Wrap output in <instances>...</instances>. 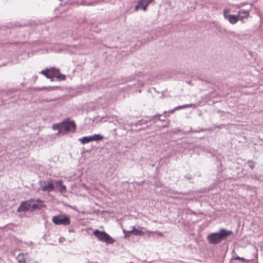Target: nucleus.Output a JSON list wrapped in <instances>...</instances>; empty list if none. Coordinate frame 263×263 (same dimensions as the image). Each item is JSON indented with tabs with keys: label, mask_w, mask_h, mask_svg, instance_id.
Here are the masks:
<instances>
[{
	"label": "nucleus",
	"mask_w": 263,
	"mask_h": 263,
	"mask_svg": "<svg viewBox=\"0 0 263 263\" xmlns=\"http://www.w3.org/2000/svg\"><path fill=\"white\" fill-rule=\"evenodd\" d=\"M233 232L224 228L220 229L218 232L212 233L207 236V240L210 244L216 245L222 240H226Z\"/></svg>",
	"instance_id": "obj_1"
},
{
	"label": "nucleus",
	"mask_w": 263,
	"mask_h": 263,
	"mask_svg": "<svg viewBox=\"0 0 263 263\" xmlns=\"http://www.w3.org/2000/svg\"><path fill=\"white\" fill-rule=\"evenodd\" d=\"M93 234L102 242H105L107 244H112L115 240L105 231H101L98 229L93 231Z\"/></svg>",
	"instance_id": "obj_2"
},
{
	"label": "nucleus",
	"mask_w": 263,
	"mask_h": 263,
	"mask_svg": "<svg viewBox=\"0 0 263 263\" xmlns=\"http://www.w3.org/2000/svg\"><path fill=\"white\" fill-rule=\"evenodd\" d=\"M52 221L57 225L67 226L70 223L69 217L65 215L54 216L52 217Z\"/></svg>",
	"instance_id": "obj_3"
},
{
	"label": "nucleus",
	"mask_w": 263,
	"mask_h": 263,
	"mask_svg": "<svg viewBox=\"0 0 263 263\" xmlns=\"http://www.w3.org/2000/svg\"><path fill=\"white\" fill-rule=\"evenodd\" d=\"M61 124H62V133L68 132H74L75 131L76 125L74 121H70L68 119H67L61 122Z\"/></svg>",
	"instance_id": "obj_4"
},
{
	"label": "nucleus",
	"mask_w": 263,
	"mask_h": 263,
	"mask_svg": "<svg viewBox=\"0 0 263 263\" xmlns=\"http://www.w3.org/2000/svg\"><path fill=\"white\" fill-rule=\"evenodd\" d=\"M39 185L42 191L44 192H51L55 190L54 183L52 180H41Z\"/></svg>",
	"instance_id": "obj_5"
},
{
	"label": "nucleus",
	"mask_w": 263,
	"mask_h": 263,
	"mask_svg": "<svg viewBox=\"0 0 263 263\" xmlns=\"http://www.w3.org/2000/svg\"><path fill=\"white\" fill-rule=\"evenodd\" d=\"M103 138L104 137L100 134H95L91 136L83 137L82 138H80L79 141H81L82 144H84L93 141H98L102 140Z\"/></svg>",
	"instance_id": "obj_6"
},
{
	"label": "nucleus",
	"mask_w": 263,
	"mask_h": 263,
	"mask_svg": "<svg viewBox=\"0 0 263 263\" xmlns=\"http://www.w3.org/2000/svg\"><path fill=\"white\" fill-rule=\"evenodd\" d=\"M59 72V69L55 68H46L42 70L40 72L44 75L47 78L51 79L53 81V78H55L56 74Z\"/></svg>",
	"instance_id": "obj_7"
},
{
	"label": "nucleus",
	"mask_w": 263,
	"mask_h": 263,
	"mask_svg": "<svg viewBox=\"0 0 263 263\" xmlns=\"http://www.w3.org/2000/svg\"><path fill=\"white\" fill-rule=\"evenodd\" d=\"M32 209L31 199L27 200L21 202L19 207L17 208V212H27Z\"/></svg>",
	"instance_id": "obj_8"
},
{
	"label": "nucleus",
	"mask_w": 263,
	"mask_h": 263,
	"mask_svg": "<svg viewBox=\"0 0 263 263\" xmlns=\"http://www.w3.org/2000/svg\"><path fill=\"white\" fill-rule=\"evenodd\" d=\"M161 116H162V115L158 114H156V115L153 116L151 119H149L148 120L142 119L137 121V122L135 124V125L136 126L146 124L148 123H150V124L152 125V124L156 123V120H157L156 119L158 117H160Z\"/></svg>",
	"instance_id": "obj_9"
},
{
	"label": "nucleus",
	"mask_w": 263,
	"mask_h": 263,
	"mask_svg": "<svg viewBox=\"0 0 263 263\" xmlns=\"http://www.w3.org/2000/svg\"><path fill=\"white\" fill-rule=\"evenodd\" d=\"M32 210H41L45 206L44 202L40 199L31 198Z\"/></svg>",
	"instance_id": "obj_10"
},
{
	"label": "nucleus",
	"mask_w": 263,
	"mask_h": 263,
	"mask_svg": "<svg viewBox=\"0 0 263 263\" xmlns=\"http://www.w3.org/2000/svg\"><path fill=\"white\" fill-rule=\"evenodd\" d=\"M154 0H140L138 1V4L135 6L134 10L137 11L139 9H143V11H146L147 7L152 3Z\"/></svg>",
	"instance_id": "obj_11"
},
{
	"label": "nucleus",
	"mask_w": 263,
	"mask_h": 263,
	"mask_svg": "<svg viewBox=\"0 0 263 263\" xmlns=\"http://www.w3.org/2000/svg\"><path fill=\"white\" fill-rule=\"evenodd\" d=\"M249 14V11L245 10L244 9H240L238 12V14L235 15L237 16L238 21L239 20H241V21L243 22V20L244 18H247Z\"/></svg>",
	"instance_id": "obj_12"
},
{
	"label": "nucleus",
	"mask_w": 263,
	"mask_h": 263,
	"mask_svg": "<svg viewBox=\"0 0 263 263\" xmlns=\"http://www.w3.org/2000/svg\"><path fill=\"white\" fill-rule=\"evenodd\" d=\"M223 15L224 18L228 20L232 24H235L238 22V18L236 16L233 14H227L226 10L224 11Z\"/></svg>",
	"instance_id": "obj_13"
},
{
	"label": "nucleus",
	"mask_w": 263,
	"mask_h": 263,
	"mask_svg": "<svg viewBox=\"0 0 263 263\" xmlns=\"http://www.w3.org/2000/svg\"><path fill=\"white\" fill-rule=\"evenodd\" d=\"M54 188L57 187L59 189V191L61 193H65L66 191V186L63 185L62 180L56 181L54 184Z\"/></svg>",
	"instance_id": "obj_14"
},
{
	"label": "nucleus",
	"mask_w": 263,
	"mask_h": 263,
	"mask_svg": "<svg viewBox=\"0 0 263 263\" xmlns=\"http://www.w3.org/2000/svg\"><path fill=\"white\" fill-rule=\"evenodd\" d=\"M28 254L27 253H20L17 256V260L19 263H25L28 260Z\"/></svg>",
	"instance_id": "obj_15"
},
{
	"label": "nucleus",
	"mask_w": 263,
	"mask_h": 263,
	"mask_svg": "<svg viewBox=\"0 0 263 263\" xmlns=\"http://www.w3.org/2000/svg\"><path fill=\"white\" fill-rule=\"evenodd\" d=\"M52 129L53 130H58V134H62V124L61 123L59 124H55L52 125Z\"/></svg>",
	"instance_id": "obj_16"
},
{
	"label": "nucleus",
	"mask_w": 263,
	"mask_h": 263,
	"mask_svg": "<svg viewBox=\"0 0 263 263\" xmlns=\"http://www.w3.org/2000/svg\"><path fill=\"white\" fill-rule=\"evenodd\" d=\"M133 231L135 235L142 236L144 234V232L141 230L137 229L135 226L133 227Z\"/></svg>",
	"instance_id": "obj_17"
},
{
	"label": "nucleus",
	"mask_w": 263,
	"mask_h": 263,
	"mask_svg": "<svg viewBox=\"0 0 263 263\" xmlns=\"http://www.w3.org/2000/svg\"><path fill=\"white\" fill-rule=\"evenodd\" d=\"M58 88L57 86H48V87H43L39 88V90H45L48 91H51L55 90Z\"/></svg>",
	"instance_id": "obj_18"
},
{
	"label": "nucleus",
	"mask_w": 263,
	"mask_h": 263,
	"mask_svg": "<svg viewBox=\"0 0 263 263\" xmlns=\"http://www.w3.org/2000/svg\"><path fill=\"white\" fill-rule=\"evenodd\" d=\"M116 122L121 128L125 129V123L122 119H118Z\"/></svg>",
	"instance_id": "obj_19"
},
{
	"label": "nucleus",
	"mask_w": 263,
	"mask_h": 263,
	"mask_svg": "<svg viewBox=\"0 0 263 263\" xmlns=\"http://www.w3.org/2000/svg\"><path fill=\"white\" fill-rule=\"evenodd\" d=\"M55 78L58 79L59 81H63L65 80L66 76L64 74H61L60 73V71L56 74Z\"/></svg>",
	"instance_id": "obj_20"
},
{
	"label": "nucleus",
	"mask_w": 263,
	"mask_h": 263,
	"mask_svg": "<svg viewBox=\"0 0 263 263\" xmlns=\"http://www.w3.org/2000/svg\"><path fill=\"white\" fill-rule=\"evenodd\" d=\"M179 110V109H176V107H175L174 109H170L168 111H164L163 115L164 116V117L166 118L168 116V114H172L174 112L175 110Z\"/></svg>",
	"instance_id": "obj_21"
},
{
	"label": "nucleus",
	"mask_w": 263,
	"mask_h": 263,
	"mask_svg": "<svg viewBox=\"0 0 263 263\" xmlns=\"http://www.w3.org/2000/svg\"><path fill=\"white\" fill-rule=\"evenodd\" d=\"M233 259L234 260H240L242 261H245L246 259L243 257H240L237 255L236 253L234 252V251H233Z\"/></svg>",
	"instance_id": "obj_22"
},
{
	"label": "nucleus",
	"mask_w": 263,
	"mask_h": 263,
	"mask_svg": "<svg viewBox=\"0 0 263 263\" xmlns=\"http://www.w3.org/2000/svg\"><path fill=\"white\" fill-rule=\"evenodd\" d=\"M193 105H194L193 104H185V105H181V106H178L176 107V109H180L185 108H187V107H191Z\"/></svg>",
	"instance_id": "obj_23"
},
{
	"label": "nucleus",
	"mask_w": 263,
	"mask_h": 263,
	"mask_svg": "<svg viewBox=\"0 0 263 263\" xmlns=\"http://www.w3.org/2000/svg\"><path fill=\"white\" fill-rule=\"evenodd\" d=\"M123 233L124 234L125 237H128L131 234H134V231H133V229L131 230L126 231L125 230H123Z\"/></svg>",
	"instance_id": "obj_24"
},
{
	"label": "nucleus",
	"mask_w": 263,
	"mask_h": 263,
	"mask_svg": "<svg viewBox=\"0 0 263 263\" xmlns=\"http://www.w3.org/2000/svg\"><path fill=\"white\" fill-rule=\"evenodd\" d=\"M248 163L249 164V167L252 169L254 168L255 166V162L252 160H249L248 161Z\"/></svg>",
	"instance_id": "obj_25"
},
{
	"label": "nucleus",
	"mask_w": 263,
	"mask_h": 263,
	"mask_svg": "<svg viewBox=\"0 0 263 263\" xmlns=\"http://www.w3.org/2000/svg\"><path fill=\"white\" fill-rule=\"evenodd\" d=\"M80 4L82 5L89 6L92 5V3H87L85 1H81Z\"/></svg>",
	"instance_id": "obj_26"
},
{
	"label": "nucleus",
	"mask_w": 263,
	"mask_h": 263,
	"mask_svg": "<svg viewBox=\"0 0 263 263\" xmlns=\"http://www.w3.org/2000/svg\"><path fill=\"white\" fill-rule=\"evenodd\" d=\"M61 2V3L60 4L61 5H65L66 4H68V2L70 1L71 0H59Z\"/></svg>",
	"instance_id": "obj_27"
},
{
	"label": "nucleus",
	"mask_w": 263,
	"mask_h": 263,
	"mask_svg": "<svg viewBox=\"0 0 263 263\" xmlns=\"http://www.w3.org/2000/svg\"><path fill=\"white\" fill-rule=\"evenodd\" d=\"M185 178L187 180H190L192 179V176L190 174H187L184 176Z\"/></svg>",
	"instance_id": "obj_28"
},
{
	"label": "nucleus",
	"mask_w": 263,
	"mask_h": 263,
	"mask_svg": "<svg viewBox=\"0 0 263 263\" xmlns=\"http://www.w3.org/2000/svg\"><path fill=\"white\" fill-rule=\"evenodd\" d=\"M158 120H163V121H164V119H162V120H161V119H158Z\"/></svg>",
	"instance_id": "obj_29"
}]
</instances>
